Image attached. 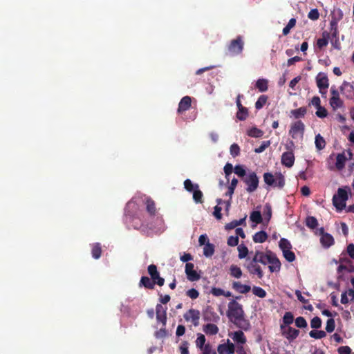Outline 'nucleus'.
<instances>
[{
	"mask_svg": "<svg viewBox=\"0 0 354 354\" xmlns=\"http://www.w3.org/2000/svg\"><path fill=\"white\" fill-rule=\"evenodd\" d=\"M226 315L237 328L244 330H248L250 328V322L245 317L243 306L235 299L228 303Z\"/></svg>",
	"mask_w": 354,
	"mask_h": 354,
	"instance_id": "obj_1",
	"label": "nucleus"
},
{
	"mask_svg": "<svg viewBox=\"0 0 354 354\" xmlns=\"http://www.w3.org/2000/svg\"><path fill=\"white\" fill-rule=\"evenodd\" d=\"M271 253L272 251H267L266 252L256 251L252 259L245 266L249 273L257 275L259 279H261L264 274L259 263L263 266L268 264Z\"/></svg>",
	"mask_w": 354,
	"mask_h": 354,
	"instance_id": "obj_2",
	"label": "nucleus"
},
{
	"mask_svg": "<svg viewBox=\"0 0 354 354\" xmlns=\"http://www.w3.org/2000/svg\"><path fill=\"white\" fill-rule=\"evenodd\" d=\"M263 180L268 186L279 189H283L286 184L285 177L281 172H275L274 174L270 172L264 173Z\"/></svg>",
	"mask_w": 354,
	"mask_h": 354,
	"instance_id": "obj_3",
	"label": "nucleus"
},
{
	"mask_svg": "<svg viewBox=\"0 0 354 354\" xmlns=\"http://www.w3.org/2000/svg\"><path fill=\"white\" fill-rule=\"evenodd\" d=\"M335 263H339L337 268V274H342L344 271L349 273L354 272V265L350 259L346 257H340L339 260H335Z\"/></svg>",
	"mask_w": 354,
	"mask_h": 354,
	"instance_id": "obj_4",
	"label": "nucleus"
},
{
	"mask_svg": "<svg viewBox=\"0 0 354 354\" xmlns=\"http://www.w3.org/2000/svg\"><path fill=\"white\" fill-rule=\"evenodd\" d=\"M347 199V192L342 188H339L337 194L334 195L333 197V205L337 209L342 210L346 207V201Z\"/></svg>",
	"mask_w": 354,
	"mask_h": 354,
	"instance_id": "obj_5",
	"label": "nucleus"
},
{
	"mask_svg": "<svg viewBox=\"0 0 354 354\" xmlns=\"http://www.w3.org/2000/svg\"><path fill=\"white\" fill-rule=\"evenodd\" d=\"M244 43L241 36H238L232 39L227 46L228 53L231 55H236L242 53Z\"/></svg>",
	"mask_w": 354,
	"mask_h": 354,
	"instance_id": "obj_6",
	"label": "nucleus"
},
{
	"mask_svg": "<svg viewBox=\"0 0 354 354\" xmlns=\"http://www.w3.org/2000/svg\"><path fill=\"white\" fill-rule=\"evenodd\" d=\"M331 97L329 100V104L332 109L335 111L337 109L342 108L344 106V101L340 98L339 93L335 86L330 88Z\"/></svg>",
	"mask_w": 354,
	"mask_h": 354,
	"instance_id": "obj_7",
	"label": "nucleus"
},
{
	"mask_svg": "<svg viewBox=\"0 0 354 354\" xmlns=\"http://www.w3.org/2000/svg\"><path fill=\"white\" fill-rule=\"evenodd\" d=\"M305 125L301 120H297L292 123L290 129L289 130V135L293 138H302L304 136Z\"/></svg>",
	"mask_w": 354,
	"mask_h": 354,
	"instance_id": "obj_8",
	"label": "nucleus"
},
{
	"mask_svg": "<svg viewBox=\"0 0 354 354\" xmlns=\"http://www.w3.org/2000/svg\"><path fill=\"white\" fill-rule=\"evenodd\" d=\"M247 185L246 190L249 193L254 192L259 186V178L255 172L250 173L243 180Z\"/></svg>",
	"mask_w": 354,
	"mask_h": 354,
	"instance_id": "obj_9",
	"label": "nucleus"
},
{
	"mask_svg": "<svg viewBox=\"0 0 354 354\" xmlns=\"http://www.w3.org/2000/svg\"><path fill=\"white\" fill-rule=\"evenodd\" d=\"M281 335L286 337L289 342H293L299 335V330L291 326H280Z\"/></svg>",
	"mask_w": 354,
	"mask_h": 354,
	"instance_id": "obj_10",
	"label": "nucleus"
},
{
	"mask_svg": "<svg viewBox=\"0 0 354 354\" xmlns=\"http://www.w3.org/2000/svg\"><path fill=\"white\" fill-rule=\"evenodd\" d=\"M147 271L151 277V279L154 282L155 285L162 286L165 283V279L160 276V273L157 270V266L154 264H151L147 268Z\"/></svg>",
	"mask_w": 354,
	"mask_h": 354,
	"instance_id": "obj_11",
	"label": "nucleus"
},
{
	"mask_svg": "<svg viewBox=\"0 0 354 354\" xmlns=\"http://www.w3.org/2000/svg\"><path fill=\"white\" fill-rule=\"evenodd\" d=\"M352 157L353 156H349L348 158L346 156H336L337 160L335 166H333L330 165L331 162L333 161V156H330L328 159V169L333 170L334 168H335L337 170L341 171L344 168L346 162L348 160H352Z\"/></svg>",
	"mask_w": 354,
	"mask_h": 354,
	"instance_id": "obj_12",
	"label": "nucleus"
},
{
	"mask_svg": "<svg viewBox=\"0 0 354 354\" xmlns=\"http://www.w3.org/2000/svg\"><path fill=\"white\" fill-rule=\"evenodd\" d=\"M183 317L187 322H192L194 326H198L200 319V312L198 310L189 309L184 314Z\"/></svg>",
	"mask_w": 354,
	"mask_h": 354,
	"instance_id": "obj_13",
	"label": "nucleus"
},
{
	"mask_svg": "<svg viewBox=\"0 0 354 354\" xmlns=\"http://www.w3.org/2000/svg\"><path fill=\"white\" fill-rule=\"evenodd\" d=\"M167 307L158 304L156 306V315L157 322L162 323V326H166L167 324Z\"/></svg>",
	"mask_w": 354,
	"mask_h": 354,
	"instance_id": "obj_14",
	"label": "nucleus"
},
{
	"mask_svg": "<svg viewBox=\"0 0 354 354\" xmlns=\"http://www.w3.org/2000/svg\"><path fill=\"white\" fill-rule=\"evenodd\" d=\"M185 274L187 279L190 281H198L200 279V274L194 270V265L192 263H186Z\"/></svg>",
	"mask_w": 354,
	"mask_h": 354,
	"instance_id": "obj_15",
	"label": "nucleus"
},
{
	"mask_svg": "<svg viewBox=\"0 0 354 354\" xmlns=\"http://www.w3.org/2000/svg\"><path fill=\"white\" fill-rule=\"evenodd\" d=\"M268 264H270L268 268L271 273L279 272L281 269V262L277 255L272 252L269 258Z\"/></svg>",
	"mask_w": 354,
	"mask_h": 354,
	"instance_id": "obj_16",
	"label": "nucleus"
},
{
	"mask_svg": "<svg viewBox=\"0 0 354 354\" xmlns=\"http://www.w3.org/2000/svg\"><path fill=\"white\" fill-rule=\"evenodd\" d=\"M317 86L319 91L327 90L329 86L328 78L324 73H319L316 77Z\"/></svg>",
	"mask_w": 354,
	"mask_h": 354,
	"instance_id": "obj_17",
	"label": "nucleus"
},
{
	"mask_svg": "<svg viewBox=\"0 0 354 354\" xmlns=\"http://www.w3.org/2000/svg\"><path fill=\"white\" fill-rule=\"evenodd\" d=\"M219 354H233L235 351L234 345L227 339V343L219 344L217 348Z\"/></svg>",
	"mask_w": 354,
	"mask_h": 354,
	"instance_id": "obj_18",
	"label": "nucleus"
},
{
	"mask_svg": "<svg viewBox=\"0 0 354 354\" xmlns=\"http://www.w3.org/2000/svg\"><path fill=\"white\" fill-rule=\"evenodd\" d=\"M192 99L189 96L183 97L179 104L177 112L178 113H183V112L187 111L191 107Z\"/></svg>",
	"mask_w": 354,
	"mask_h": 354,
	"instance_id": "obj_19",
	"label": "nucleus"
},
{
	"mask_svg": "<svg viewBox=\"0 0 354 354\" xmlns=\"http://www.w3.org/2000/svg\"><path fill=\"white\" fill-rule=\"evenodd\" d=\"M232 288L236 292L241 294H246L251 290V287L248 285L242 284L240 281H233Z\"/></svg>",
	"mask_w": 354,
	"mask_h": 354,
	"instance_id": "obj_20",
	"label": "nucleus"
},
{
	"mask_svg": "<svg viewBox=\"0 0 354 354\" xmlns=\"http://www.w3.org/2000/svg\"><path fill=\"white\" fill-rule=\"evenodd\" d=\"M139 286H143L145 288L153 290L154 289L155 283L151 279L146 276H142L140 280Z\"/></svg>",
	"mask_w": 354,
	"mask_h": 354,
	"instance_id": "obj_21",
	"label": "nucleus"
},
{
	"mask_svg": "<svg viewBox=\"0 0 354 354\" xmlns=\"http://www.w3.org/2000/svg\"><path fill=\"white\" fill-rule=\"evenodd\" d=\"M320 241L323 246L329 248L334 244L333 237L328 233L323 234L321 236Z\"/></svg>",
	"mask_w": 354,
	"mask_h": 354,
	"instance_id": "obj_22",
	"label": "nucleus"
},
{
	"mask_svg": "<svg viewBox=\"0 0 354 354\" xmlns=\"http://www.w3.org/2000/svg\"><path fill=\"white\" fill-rule=\"evenodd\" d=\"M203 331L209 335H214L218 333V328L214 324H207L203 326Z\"/></svg>",
	"mask_w": 354,
	"mask_h": 354,
	"instance_id": "obj_23",
	"label": "nucleus"
},
{
	"mask_svg": "<svg viewBox=\"0 0 354 354\" xmlns=\"http://www.w3.org/2000/svg\"><path fill=\"white\" fill-rule=\"evenodd\" d=\"M253 241L255 243H264L268 239V234L265 231H259L253 235Z\"/></svg>",
	"mask_w": 354,
	"mask_h": 354,
	"instance_id": "obj_24",
	"label": "nucleus"
},
{
	"mask_svg": "<svg viewBox=\"0 0 354 354\" xmlns=\"http://www.w3.org/2000/svg\"><path fill=\"white\" fill-rule=\"evenodd\" d=\"M229 272L230 276L236 279H240L243 274L241 269L234 264L230 266Z\"/></svg>",
	"mask_w": 354,
	"mask_h": 354,
	"instance_id": "obj_25",
	"label": "nucleus"
},
{
	"mask_svg": "<svg viewBox=\"0 0 354 354\" xmlns=\"http://www.w3.org/2000/svg\"><path fill=\"white\" fill-rule=\"evenodd\" d=\"M91 254L95 259L100 258L102 255V247L100 243H95L92 245Z\"/></svg>",
	"mask_w": 354,
	"mask_h": 354,
	"instance_id": "obj_26",
	"label": "nucleus"
},
{
	"mask_svg": "<svg viewBox=\"0 0 354 354\" xmlns=\"http://www.w3.org/2000/svg\"><path fill=\"white\" fill-rule=\"evenodd\" d=\"M306 113L307 109L304 106L300 107L297 109L292 110L290 111L291 115H292L295 119L304 118Z\"/></svg>",
	"mask_w": 354,
	"mask_h": 354,
	"instance_id": "obj_27",
	"label": "nucleus"
},
{
	"mask_svg": "<svg viewBox=\"0 0 354 354\" xmlns=\"http://www.w3.org/2000/svg\"><path fill=\"white\" fill-rule=\"evenodd\" d=\"M146 206L147 212L151 216H155L156 213V208L155 203L151 198H149L146 200Z\"/></svg>",
	"mask_w": 354,
	"mask_h": 354,
	"instance_id": "obj_28",
	"label": "nucleus"
},
{
	"mask_svg": "<svg viewBox=\"0 0 354 354\" xmlns=\"http://www.w3.org/2000/svg\"><path fill=\"white\" fill-rule=\"evenodd\" d=\"M211 293L215 297L225 296L226 297H230L232 296L231 292L225 291L220 288L215 287L212 288Z\"/></svg>",
	"mask_w": 354,
	"mask_h": 354,
	"instance_id": "obj_29",
	"label": "nucleus"
},
{
	"mask_svg": "<svg viewBox=\"0 0 354 354\" xmlns=\"http://www.w3.org/2000/svg\"><path fill=\"white\" fill-rule=\"evenodd\" d=\"M255 86L260 92H265L268 88V80L266 79H259L256 82Z\"/></svg>",
	"mask_w": 354,
	"mask_h": 354,
	"instance_id": "obj_30",
	"label": "nucleus"
},
{
	"mask_svg": "<svg viewBox=\"0 0 354 354\" xmlns=\"http://www.w3.org/2000/svg\"><path fill=\"white\" fill-rule=\"evenodd\" d=\"M233 339L239 344H245L246 342V338L243 331L238 330L234 332L233 335Z\"/></svg>",
	"mask_w": 354,
	"mask_h": 354,
	"instance_id": "obj_31",
	"label": "nucleus"
},
{
	"mask_svg": "<svg viewBox=\"0 0 354 354\" xmlns=\"http://www.w3.org/2000/svg\"><path fill=\"white\" fill-rule=\"evenodd\" d=\"M214 253V245L207 242L203 248V254L206 257H212Z\"/></svg>",
	"mask_w": 354,
	"mask_h": 354,
	"instance_id": "obj_32",
	"label": "nucleus"
},
{
	"mask_svg": "<svg viewBox=\"0 0 354 354\" xmlns=\"http://www.w3.org/2000/svg\"><path fill=\"white\" fill-rule=\"evenodd\" d=\"M294 321V316L291 312L285 313L283 317V324L281 325L289 326L291 324H292Z\"/></svg>",
	"mask_w": 354,
	"mask_h": 354,
	"instance_id": "obj_33",
	"label": "nucleus"
},
{
	"mask_svg": "<svg viewBox=\"0 0 354 354\" xmlns=\"http://www.w3.org/2000/svg\"><path fill=\"white\" fill-rule=\"evenodd\" d=\"M248 116V110L247 108L243 106L241 108L238 109V111L236 113V118L241 120L243 121L246 120Z\"/></svg>",
	"mask_w": 354,
	"mask_h": 354,
	"instance_id": "obj_34",
	"label": "nucleus"
},
{
	"mask_svg": "<svg viewBox=\"0 0 354 354\" xmlns=\"http://www.w3.org/2000/svg\"><path fill=\"white\" fill-rule=\"evenodd\" d=\"M248 135L252 138H261L263 136V131L257 127H252L248 131Z\"/></svg>",
	"mask_w": 354,
	"mask_h": 354,
	"instance_id": "obj_35",
	"label": "nucleus"
},
{
	"mask_svg": "<svg viewBox=\"0 0 354 354\" xmlns=\"http://www.w3.org/2000/svg\"><path fill=\"white\" fill-rule=\"evenodd\" d=\"M279 246L282 252L292 248L290 242L285 238H281L280 239Z\"/></svg>",
	"mask_w": 354,
	"mask_h": 354,
	"instance_id": "obj_36",
	"label": "nucleus"
},
{
	"mask_svg": "<svg viewBox=\"0 0 354 354\" xmlns=\"http://www.w3.org/2000/svg\"><path fill=\"white\" fill-rule=\"evenodd\" d=\"M306 225L310 229H315L318 225L317 220L314 216H308L306 219Z\"/></svg>",
	"mask_w": 354,
	"mask_h": 354,
	"instance_id": "obj_37",
	"label": "nucleus"
},
{
	"mask_svg": "<svg viewBox=\"0 0 354 354\" xmlns=\"http://www.w3.org/2000/svg\"><path fill=\"white\" fill-rule=\"evenodd\" d=\"M315 143L318 150L324 149L326 145L325 140L320 134H318L315 136Z\"/></svg>",
	"mask_w": 354,
	"mask_h": 354,
	"instance_id": "obj_38",
	"label": "nucleus"
},
{
	"mask_svg": "<svg viewBox=\"0 0 354 354\" xmlns=\"http://www.w3.org/2000/svg\"><path fill=\"white\" fill-rule=\"evenodd\" d=\"M237 249L239 252L238 256L240 259L245 258L249 253L248 248L243 244L238 245Z\"/></svg>",
	"mask_w": 354,
	"mask_h": 354,
	"instance_id": "obj_39",
	"label": "nucleus"
},
{
	"mask_svg": "<svg viewBox=\"0 0 354 354\" xmlns=\"http://www.w3.org/2000/svg\"><path fill=\"white\" fill-rule=\"evenodd\" d=\"M184 187L185 189L189 192H193L195 189L199 188L198 184H193L189 179H187L184 181Z\"/></svg>",
	"mask_w": 354,
	"mask_h": 354,
	"instance_id": "obj_40",
	"label": "nucleus"
},
{
	"mask_svg": "<svg viewBox=\"0 0 354 354\" xmlns=\"http://www.w3.org/2000/svg\"><path fill=\"white\" fill-rule=\"evenodd\" d=\"M250 218V220L256 224H259L262 222V216L259 211H253Z\"/></svg>",
	"mask_w": 354,
	"mask_h": 354,
	"instance_id": "obj_41",
	"label": "nucleus"
},
{
	"mask_svg": "<svg viewBox=\"0 0 354 354\" xmlns=\"http://www.w3.org/2000/svg\"><path fill=\"white\" fill-rule=\"evenodd\" d=\"M268 100V97L265 95H261L258 98L257 101L255 103V108L258 110L262 109L263 106L266 104Z\"/></svg>",
	"mask_w": 354,
	"mask_h": 354,
	"instance_id": "obj_42",
	"label": "nucleus"
},
{
	"mask_svg": "<svg viewBox=\"0 0 354 354\" xmlns=\"http://www.w3.org/2000/svg\"><path fill=\"white\" fill-rule=\"evenodd\" d=\"M252 293L260 298H264L266 297V292L264 289L259 286H254L252 288Z\"/></svg>",
	"mask_w": 354,
	"mask_h": 354,
	"instance_id": "obj_43",
	"label": "nucleus"
},
{
	"mask_svg": "<svg viewBox=\"0 0 354 354\" xmlns=\"http://www.w3.org/2000/svg\"><path fill=\"white\" fill-rule=\"evenodd\" d=\"M295 162V156H281V163L287 167H291Z\"/></svg>",
	"mask_w": 354,
	"mask_h": 354,
	"instance_id": "obj_44",
	"label": "nucleus"
},
{
	"mask_svg": "<svg viewBox=\"0 0 354 354\" xmlns=\"http://www.w3.org/2000/svg\"><path fill=\"white\" fill-rule=\"evenodd\" d=\"M309 335L315 339H322L326 336V333L324 330H313L309 333Z\"/></svg>",
	"mask_w": 354,
	"mask_h": 354,
	"instance_id": "obj_45",
	"label": "nucleus"
},
{
	"mask_svg": "<svg viewBox=\"0 0 354 354\" xmlns=\"http://www.w3.org/2000/svg\"><path fill=\"white\" fill-rule=\"evenodd\" d=\"M203 194L199 188L193 192V199L196 203H202Z\"/></svg>",
	"mask_w": 354,
	"mask_h": 354,
	"instance_id": "obj_46",
	"label": "nucleus"
},
{
	"mask_svg": "<svg viewBox=\"0 0 354 354\" xmlns=\"http://www.w3.org/2000/svg\"><path fill=\"white\" fill-rule=\"evenodd\" d=\"M205 341L206 339L204 335L201 333L198 334V337L196 340V347L198 348L199 349H203V348L205 345Z\"/></svg>",
	"mask_w": 354,
	"mask_h": 354,
	"instance_id": "obj_47",
	"label": "nucleus"
},
{
	"mask_svg": "<svg viewBox=\"0 0 354 354\" xmlns=\"http://www.w3.org/2000/svg\"><path fill=\"white\" fill-rule=\"evenodd\" d=\"M282 252L284 258L287 261L292 262L295 260V254L292 251H291V249L285 250Z\"/></svg>",
	"mask_w": 354,
	"mask_h": 354,
	"instance_id": "obj_48",
	"label": "nucleus"
},
{
	"mask_svg": "<svg viewBox=\"0 0 354 354\" xmlns=\"http://www.w3.org/2000/svg\"><path fill=\"white\" fill-rule=\"evenodd\" d=\"M295 326L297 328H306L308 326V324L304 317H298L295 319Z\"/></svg>",
	"mask_w": 354,
	"mask_h": 354,
	"instance_id": "obj_49",
	"label": "nucleus"
},
{
	"mask_svg": "<svg viewBox=\"0 0 354 354\" xmlns=\"http://www.w3.org/2000/svg\"><path fill=\"white\" fill-rule=\"evenodd\" d=\"M270 145V140H264L263 141L261 145L254 149L255 153H261L263 152L267 147H268Z\"/></svg>",
	"mask_w": 354,
	"mask_h": 354,
	"instance_id": "obj_50",
	"label": "nucleus"
},
{
	"mask_svg": "<svg viewBox=\"0 0 354 354\" xmlns=\"http://www.w3.org/2000/svg\"><path fill=\"white\" fill-rule=\"evenodd\" d=\"M310 326L315 329L319 328L322 326V319L319 317H313L310 321Z\"/></svg>",
	"mask_w": 354,
	"mask_h": 354,
	"instance_id": "obj_51",
	"label": "nucleus"
},
{
	"mask_svg": "<svg viewBox=\"0 0 354 354\" xmlns=\"http://www.w3.org/2000/svg\"><path fill=\"white\" fill-rule=\"evenodd\" d=\"M335 328V322L334 319L330 318L326 322V330L328 333H332Z\"/></svg>",
	"mask_w": 354,
	"mask_h": 354,
	"instance_id": "obj_52",
	"label": "nucleus"
},
{
	"mask_svg": "<svg viewBox=\"0 0 354 354\" xmlns=\"http://www.w3.org/2000/svg\"><path fill=\"white\" fill-rule=\"evenodd\" d=\"M186 295L192 299H196L199 296L198 291L195 288H191L186 292Z\"/></svg>",
	"mask_w": 354,
	"mask_h": 354,
	"instance_id": "obj_53",
	"label": "nucleus"
},
{
	"mask_svg": "<svg viewBox=\"0 0 354 354\" xmlns=\"http://www.w3.org/2000/svg\"><path fill=\"white\" fill-rule=\"evenodd\" d=\"M328 44V40L327 37H325L324 36L322 38H319L317 40V46L322 49L324 47H326Z\"/></svg>",
	"mask_w": 354,
	"mask_h": 354,
	"instance_id": "obj_54",
	"label": "nucleus"
},
{
	"mask_svg": "<svg viewBox=\"0 0 354 354\" xmlns=\"http://www.w3.org/2000/svg\"><path fill=\"white\" fill-rule=\"evenodd\" d=\"M308 17L311 20H317L319 17V13L317 9H312L308 14Z\"/></svg>",
	"mask_w": 354,
	"mask_h": 354,
	"instance_id": "obj_55",
	"label": "nucleus"
},
{
	"mask_svg": "<svg viewBox=\"0 0 354 354\" xmlns=\"http://www.w3.org/2000/svg\"><path fill=\"white\" fill-rule=\"evenodd\" d=\"M224 171L225 174V177L229 180L230 176L232 175L233 171V166L230 163H227L224 167Z\"/></svg>",
	"mask_w": 354,
	"mask_h": 354,
	"instance_id": "obj_56",
	"label": "nucleus"
},
{
	"mask_svg": "<svg viewBox=\"0 0 354 354\" xmlns=\"http://www.w3.org/2000/svg\"><path fill=\"white\" fill-rule=\"evenodd\" d=\"M189 343L187 341H183L181 342L179 349L181 354H189L188 350Z\"/></svg>",
	"mask_w": 354,
	"mask_h": 354,
	"instance_id": "obj_57",
	"label": "nucleus"
},
{
	"mask_svg": "<svg viewBox=\"0 0 354 354\" xmlns=\"http://www.w3.org/2000/svg\"><path fill=\"white\" fill-rule=\"evenodd\" d=\"M315 113L318 118H324L327 116L328 112L324 107L321 106L320 107L317 108Z\"/></svg>",
	"mask_w": 354,
	"mask_h": 354,
	"instance_id": "obj_58",
	"label": "nucleus"
},
{
	"mask_svg": "<svg viewBox=\"0 0 354 354\" xmlns=\"http://www.w3.org/2000/svg\"><path fill=\"white\" fill-rule=\"evenodd\" d=\"M201 350L203 351V354H216V351L212 348L209 344H205L203 349Z\"/></svg>",
	"mask_w": 354,
	"mask_h": 354,
	"instance_id": "obj_59",
	"label": "nucleus"
},
{
	"mask_svg": "<svg viewBox=\"0 0 354 354\" xmlns=\"http://www.w3.org/2000/svg\"><path fill=\"white\" fill-rule=\"evenodd\" d=\"M227 243L230 246H236L239 244V238L237 236H230L227 239Z\"/></svg>",
	"mask_w": 354,
	"mask_h": 354,
	"instance_id": "obj_60",
	"label": "nucleus"
},
{
	"mask_svg": "<svg viewBox=\"0 0 354 354\" xmlns=\"http://www.w3.org/2000/svg\"><path fill=\"white\" fill-rule=\"evenodd\" d=\"M221 210L222 208L218 205H216L214 208L213 215L218 220H221L222 218Z\"/></svg>",
	"mask_w": 354,
	"mask_h": 354,
	"instance_id": "obj_61",
	"label": "nucleus"
},
{
	"mask_svg": "<svg viewBox=\"0 0 354 354\" xmlns=\"http://www.w3.org/2000/svg\"><path fill=\"white\" fill-rule=\"evenodd\" d=\"M346 89L348 91H351L353 89V87L350 83L344 81L342 83V86H340V91H341L342 93L344 94V91Z\"/></svg>",
	"mask_w": 354,
	"mask_h": 354,
	"instance_id": "obj_62",
	"label": "nucleus"
},
{
	"mask_svg": "<svg viewBox=\"0 0 354 354\" xmlns=\"http://www.w3.org/2000/svg\"><path fill=\"white\" fill-rule=\"evenodd\" d=\"M337 351L339 354H351V349L348 346H342L338 348Z\"/></svg>",
	"mask_w": 354,
	"mask_h": 354,
	"instance_id": "obj_63",
	"label": "nucleus"
},
{
	"mask_svg": "<svg viewBox=\"0 0 354 354\" xmlns=\"http://www.w3.org/2000/svg\"><path fill=\"white\" fill-rule=\"evenodd\" d=\"M347 254L351 257V259H354V244L350 243L347 246L346 249Z\"/></svg>",
	"mask_w": 354,
	"mask_h": 354,
	"instance_id": "obj_64",
	"label": "nucleus"
}]
</instances>
